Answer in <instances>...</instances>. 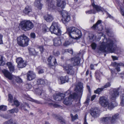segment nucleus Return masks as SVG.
<instances>
[{
	"instance_id": "52",
	"label": "nucleus",
	"mask_w": 124,
	"mask_h": 124,
	"mask_svg": "<svg viewBox=\"0 0 124 124\" xmlns=\"http://www.w3.org/2000/svg\"><path fill=\"white\" fill-rule=\"evenodd\" d=\"M8 97L9 98V100H10L9 102L11 103H12L13 101H12L13 100V96L11 95L10 94H9L8 95Z\"/></svg>"
},
{
	"instance_id": "43",
	"label": "nucleus",
	"mask_w": 124,
	"mask_h": 124,
	"mask_svg": "<svg viewBox=\"0 0 124 124\" xmlns=\"http://www.w3.org/2000/svg\"><path fill=\"white\" fill-rule=\"evenodd\" d=\"M31 101L34 102L36 103L40 104H43V103L41 101H39L37 100H34L32 98H30V99L29 100Z\"/></svg>"
},
{
	"instance_id": "53",
	"label": "nucleus",
	"mask_w": 124,
	"mask_h": 124,
	"mask_svg": "<svg viewBox=\"0 0 124 124\" xmlns=\"http://www.w3.org/2000/svg\"><path fill=\"white\" fill-rule=\"evenodd\" d=\"M8 124H18L17 123L15 122L12 119H11L8 121Z\"/></svg>"
},
{
	"instance_id": "24",
	"label": "nucleus",
	"mask_w": 124,
	"mask_h": 124,
	"mask_svg": "<svg viewBox=\"0 0 124 124\" xmlns=\"http://www.w3.org/2000/svg\"><path fill=\"white\" fill-rule=\"evenodd\" d=\"M54 45L55 46H58L60 45L62 42L59 37L55 38L53 40Z\"/></svg>"
},
{
	"instance_id": "18",
	"label": "nucleus",
	"mask_w": 124,
	"mask_h": 124,
	"mask_svg": "<svg viewBox=\"0 0 124 124\" xmlns=\"http://www.w3.org/2000/svg\"><path fill=\"white\" fill-rule=\"evenodd\" d=\"M112 64L113 66L115 67V69L118 72H119L121 71L120 66L124 67V63L122 62L117 63L115 62L112 63Z\"/></svg>"
},
{
	"instance_id": "60",
	"label": "nucleus",
	"mask_w": 124,
	"mask_h": 124,
	"mask_svg": "<svg viewBox=\"0 0 124 124\" xmlns=\"http://www.w3.org/2000/svg\"><path fill=\"white\" fill-rule=\"evenodd\" d=\"M96 97V95H94L92 96L91 97V100L93 101L95 98Z\"/></svg>"
},
{
	"instance_id": "56",
	"label": "nucleus",
	"mask_w": 124,
	"mask_h": 124,
	"mask_svg": "<svg viewBox=\"0 0 124 124\" xmlns=\"http://www.w3.org/2000/svg\"><path fill=\"white\" fill-rule=\"evenodd\" d=\"M31 38H35V34L34 33H31Z\"/></svg>"
},
{
	"instance_id": "59",
	"label": "nucleus",
	"mask_w": 124,
	"mask_h": 124,
	"mask_svg": "<svg viewBox=\"0 0 124 124\" xmlns=\"http://www.w3.org/2000/svg\"><path fill=\"white\" fill-rule=\"evenodd\" d=\"M84 124H88L86 121V115L85 116L84 118Z\"/></svg>"
},
{
	"instance_id": "30",
	"label": "nucleus",
	"mask_w": 124,
	"mask_h": 124,
	"mask_svg": "<svg viewBox=\"0 0 124 124\" xmlns=\"http://www.w3.org/2000/svg\"><path fill=\"white\" fill-rule=\"evenodd\" d=\"M40 0H35L34 2L35 5L39 9H41L42 5L40 2Z\"/></svg>"
},
{
	"instance_id": "45",
	"label": "nucleus",
	"mask_w": 124,
	"mask_h": 124,
	"mask_svg": "<svg viewBox=\"0 0 124 124\" xmlns=\"http://www.w3.org/2000/svg\"><path fill=\"white\" fill-rule=\"evenodd\" d=\"M53 54L55 56H57L60 55V53L59 51L54 50L53 51Z\"/></svg>"
},
{
	"instance_id": "64",
	"label": "nucleus",
	"mask_w": 124,
	"mask_h": 124,
	"mask_svg": "<svg viewBox=\"0 0 124 124\" xmlns=\"http://www.w3.org/2000/svg\"><path fill=\"white\" fill-rule=\"evenodd\" d=\"M90 67L91 69L93 70V69L94 66L93 64H91Z\"/></svg>"
},
{
	"instance_id": "35",
	"label": "nucleus",
	"mask_w": 124,
	"mask_h": 124,
	"mask_svg": "<svg viewBox=\"0 0 124 124\" xmlns=\"http://www.w3.org/2000/svg\"><path fill=\"white\" fill-rule=\"evenodd\" d=\"M95 73V76L96 79L99 80V78L100 77V75L102 74V73L101 72H100L99 71H96Z\"/></svg>"
},
{
	"instance_id": "33",
	"label": "nucleus",
	"mask_w": 124,
	"mask_h": 124,
	"mask_svg": "<svg viewBox=\"0 0 124 124\" xmlns=\"http://www.w3.org/2000/svg\"><path fill=\"white\" fill-rule=\"evenodd\" d=\"M101 20H98L96 23L95 24L93 25L92 27V28L94 30L98 29V25L99 24L101 23Z\"/></svg>"
},
{
	"instance_id": "46",
	"label": "nucleus",
	"mask_w": 124,
	"mask_h": 124,
	"mask_svg": "<svg viewBox=\"0 0 124 124\" xmlns=\"http://www.w3.org/2000/svg\"><path fill=\"white\" fill-rule=\"evenodd\" d=\"M72 42V41L70 42L69 41H66L63 43V45L64 46H67L70 45Z\"/></svg>"
},
{
	"instance_id": "29",
	"label": "nucleus",
	"mask_w": 124,
	"mask_h": 124,
	"mask_svg": "<svg viewBox=\"0 0 124 124\" xmlns=\"http://www.w3.org/2000/svg\"><path fill=\"white\" fill-rule=\"evenodd\" d=\"M59 79L61 82V83L62 84L68 82L69 80V78L67 76H65L64 77H60Z\"/></svg>"
},
{
	"instance_id": "54",
	"label": "nucleus",
	"mask_w": 124,
	"mask_h": 124,
	"mask_svg": "<svg viewBox=\"0 0 124 124\" xmlns=\"http://www.w3.org/2000/svg\"><path fill=\"white\" fill-rule=\"evenodd\" d=\"M25 86L26 88L28 89H30L32 87L31 85L29 84H26L25 85Z\"/></svg>"
},
{
	"instance_id": "50",
	"label": "nucleus",
	"mask_w": 124,
	"mask_h": 124,
	"mask_svg": "<svg viewBox=\"0 0 124 124\" xmlns=\"http://www.w3.org/2000/svg\"><path fill=\"white\" fill-rule=\"evenodd\" d=\"M14 103L16 107L20 105V102L17 100H15L14 101Z\"/></svg>"
},
{
	"instance_id": "7",
	"label": "nucleus",
	"mask_w": 124,
	"mask_h": 124,
	"mask_svg": "<svg viewBox=\"0 0 124 124\" xmlns=\"http://www.w3.org/2000/svg\"><path fill=\"white\" fill-rule=\"evenodd\" d=\"M18 44L23 47L27 46L28 44L29 39L24 34L17 37V39Z\"/></svg>"
},
{
	"instance_id": "36",
	"label": "nucleus",
	"mask_w": 124,
	"mask_h": 124,
	"mask_svg": "<svg viewBox=\"0 0 124 124\" xmlns=\"http://www.w3.org/2000/svg\"><path fill=\"white\" fill-rule=\"evenodd\" d=\"M26 106H27L28 108H30V107L29 106L28 104L26 102H24L23 105V104H22L21 105V107L22 108H23L26 111L27 110L25 108Z\"/></svg>"
},
{
	"instance_id": "25",
	"label": "nucleus",
	"mask_w": 124,
	"mask_h": 124,
	"mask_svg": "<svg viewBox=\"0 0 124 124\" xmlns=\"http://www.w3.org/2000/svg\"><path fill=\"white\" fill-rule=\"evenodd\" d=\"M8 68L9 72L8 71L9 74H12L15 70L14 66L11 62H8Z\"/></svg>"
},
{
	"instance_id": "47",
	"label": "nucleus",
	"mask_w": 124,
	"mask_h": 124,
	"mask_svg": "<svg viewBox=\"0 0 124 124\" xmlns=\"http://www.w3.org/2000/svg\"><path fill=\"white\" fill-rule=\"evenodd\" d=\"M58 120L59 122L62 124H65V121L63 118H59L58 119Z\"/></svg>"
},
{
	"instance_id": "2",
	"label": "nucleus",
	"mask_w": 124,
	"mask_h": 124,
	"mask_svg": "<svg viewBox=\"0 0 124 124\" xmlns=\"http://www.w3.org/2000/svg\"><path fill=\"white\" fill-rule=\"evenodd\" d=\"M35 90L36 93L39 95H41V97L47 101V103L49 106L54 108L59 107V105L56 103L55 101L47 97V95L44 93V91H42L41 88H35Z\"/></svg>"
},
{
	"instance_id": "14",
	"label": "nucleus",
	"mask_w": 124,
	"mask_h": 124,
	"mask_svg": "<svg viewBox=\"0 0 124 124\" xmlns=\"http://www.w3.org/2000/svg\"><path fill=\"white\" fill-rule=\"evenodd\" d=\"M63 67L64 70L66 71L67 74L72 75L74 73V71L72 70V67L70 64H68L66 65H63Z\"/></svg>"
},
{
	"instance_id": "57",
	"label": "nucleus",
	"mask_w": 124,
	"mask_h": 124,
	"mask_svg": "<svg viewBox=\"0 0 124 124\" xmlns=\"http://www.w3.org/2000/svg\"><path fill=\"white\" fill-rule=\"evenodd\" d=\"M39 48L40 49V52L41 53H42L44 50V48L43 46H40L39 47Z\"/></svg>"
},
{
	"instance_id": "62",
	"label": "nucleus",
	"mask_w": 124,
	"mask_h": 124,
	"mask_svg": "<svg viewBox=\"0 0 124 124\" xmlns=\"http://www.w3.org/2000/svg\"><path fill=\"white\" fill-rule=\"evenodd\" d=\"M2 36L0 34V44L2 43Z\"/></svg>"
},
{
	"instance_id": "42",
	"label": "nucleus",
	"mask_w": 124,
	"mask_h": 124,
	"mask_svg": "<svg viewBox=\"0 0 124 124\" xmlns=\"http://www.w3.org/2000/svg\"><path fill=\"white\" fill-rule=\"evenodd\" d=\"M85 13L86 14H95L96 12L94 10H90L86 11L85 12Z\"/></svg>"
},
{
	"instance_id": "1",
	"label": "nucleus",
	"mask_w": 124,
	"mask_h": 124,
	"mask_svg": "<svg viewBox=\"0 0 124 124\" xmlns=\"http://www.w3.org/2000/svg\"><path fill=\"white\" fill-rule=\"evenodd\" d=\"M113 40V39H107L105 38L101 45L98 47L97 49L98 52H105L107 48V51L110 53L114 52L116 49V47L114 45Z\"/></svg>"
},
{
	"instance_id": "9",
	"label": "nucleus",
	"mask_w": 124,
	"mask_h": 124,
	"mask_svg": "<svg viewBox=\"0 0 124 124\" xmlns=\"http://www.w3.org/2000/svg\"><path fill=\"white\" fill-rule=\"evenodd\" d=\"M70 93V91H67L65 94L61 93H56L53 95V98L55 100L59 101L63 99L65 96L67 95Z\"/></svg>"
},
{
	"instance_id": "6",
	"label": "nucleus",
	"mask_w": 124,
	"mask_h": 124,
	"mask_svg": "<svg viewBox=\"0 0 124 124\" xmlns=\"http://www.w3.org/2000/svg\"><path fill=\"white\" fill-rule=\"evenodd\" d=\"M34 27L33 24L29 20H24L21 22L19 27L23 30L27 31L32 29Z\"/></svg>"
},
{
	"instance_id": "5",
	"label": "nucleus",
	"mask_w": 124,
	"mask_h": 124,
	"mask_svg": "<svg viewBox=\"0 0 124 124\" xmlns=\"http://www.w3.org/2000/svg\"><path fill=\"white\" fill-rule=\"evenodd\" d=\"M47 30H50L52 33H54L57 35L60 36L61 34V31L59 28L58 24L57 23L53 22L49 29L46 26H45L43 29V31L45 32L48 31Z\"/></svg>"
},
{
	"instance_id": "8",
	"label": "nucleus",
	"mask_w": 124,
	"mask_h": 124,
	"mask_svg": "<svg viewBox=\"0 0 124 124\" xmlns=\"http://www.w3.org/2000/svg\"><path fill=\"white\" fill-rule=\"evenodd\" d=\"M78 97L77 94L75 93H73L71 94L68 98H66L63 101V103L67 105H70L72 103V99H75Z\"/></svg>"
},
{
	"instance_id": "31",
	"label": "nucleus",
	"mask_w": 124,
	"mask_h": 124,
	"mask_svg": "<svg viewBox=\"0 0 124 124\" xmlns=\"http://www.w3.org/2000/svg\"><path fill=\"white\" fill-rule=\"evenodd\" d=\"M62 0H60L59 2V5H57H57L58 7L61 8H64L65 7L66 3L63 0L62 1Z\"/></svg>"
},
{
	"instance_id": "16",
	"label": "nucleus",
	"mask_w": 124,
	"mask_h": 124,
	"mask_svg": "<svg viewBox=\"0 0 124 124\" xmlns=\"http://www.w3.org/2000/svg\"><path fill=\"white\" fill-rule=\"evenodd\" d=\"M83 85L82 83L79 82L78 84L76 86L75 89V91L76 92L79 94L81 95L82 94V92L83 91Z\"/></svg>"
},
{
	"instance_id": "55",
	"label": "nucleus",
	"mask_w": 124,
	"mask_h": 124,
	"mask_svg": "<svg viewBox=\"0 0 124 124\" xmlns=\"http://www.w3.org/2000/svg\"><path fill=\"white\" fill-rule=\"evenodd\" d=\"M120 8L121 13L122 16H124V10L121 7H120Z\"/></svg>"
},
{
	"instance_id": "15",
	"label": "nucleus",
	"mask_w": 124,
	"mask_h": 124,
	"mask_svg": "<svg viewBox=\"0 0 124 124\" xmlns=\"http://www.w3.org/2000/svg\"><path fill=\"white\" fill-rule=\"evenodd\" d=\"M8 79L11 80L12 84H14V80L17 82L21 83L22 82V79L19 77H16L12 74H9L8 72Z\"/></svg>"
},
{
	"instance_id": "28",
	"label": "nucleus",
	"mask_w": 124,
	"mask_h": 124,
	"mask_svg": "<svg viewBox=\"0 0 124 124\" xmlns=\"http://www.w3.org/2000/svg\"><path fill=\"white\" fill-rule=\"evenodd\" d=\"M92 5L93 7V9H95L97 11H102L103 10L102 8L97 5H95L94 3L92 4Z\"/></svg>"
},
{
	"instance_id": "49",
	"label": "nucleus",
	"mask_w": 124,
	"mask_h": 124,
	"mask_svg": "<svg viewBox=\"0 0 124 124\" xmlns=\"http://www.w3.org/2000/svg\"><path fill=\"white\" fill-rule=\"evenodd\" d=\"M110 84L109 82H108L105 85L103 86H102V87L104 89L105 88L110 87Z\"/></svg>"
},
{
	"instance_id": "13",
	"label": "nucleus",
	"mask_w": 124,
	"mask_h": 124,
	"mask_svg": "<svg viewBox=\"0 0 124 124\" xmlns=\"http://www.w3.org/2000/svg\"><path fill=\"white\" fill-rule=\"evenodd\" d=\"M59 12L61 13L63 17L62 20L65 22H67L70 19V17L68 12L66 11L62 10L60 11H58Z\"/></svg>"
},
{
	"instance_id": "19",
	"label": "nucleus",
	"mask_w": 124,
	"mask_h": 124,
	"mask_svg": "<svg viewBox=\"0 0 124 124\" xmlns=\"http://www.w3.org/2000/svg\"><path fill=\"white\" fill-rule=\"evenodd\" d=\"M91 115L93 117L96 118L99 117L100 115L99 112L96 108L92 109L90 113Z\"/></svg>"
},
{
	"instance_id": "51",
	"label": "nucleus",
	"mask_w": 124,
	"mask_h": 124,
	"mask_svg": "<svg viewBox=\"0 0 124 124\" xmlns=\"http://www.w3.org/2000/svg\"><path fill=\"white\" fill-rule=\"evenodd\" d=\"M91 46L93 49L95 50L97 46L96 44L95 43H93L91 45Z\"/></svg>"
},
{
	"instance_id": "61",
	"label": "nucleus",
	"mask_w": 124,
	"mask_h": 124,
	"mask_svg": "<svg viewBox=\"0 0 124 124\" xmlns=\"http://www.w3.org/2000/svg\"><path fill=\"white\" fill-rule=\"evenodd\" d=\"M66 51H68L69 53L71 54H73V50L72 49L67 50Z\"/></svg>"
},
{
	"instance_id": "12",
	"label": "nucleus",
	"mask_w": 124,
	"mask_h": 124,
	"mask_svg": "<svg viewBox=\"0 0 124 124\" xmlns=\"http://www.w3.org/2000/svg\"><path fill=\"white\" fill-rule=\"evenodd\" d=\"M56 60V59L54 57L50 56L47 59L48 66L51 68L52 67L57 65V63Z\"/></svg>"
},
{
	"instance_id": "26",
	"label": "nucleus",
	"mask_w": 124,
	"mask_h": 124,
	"mask_svg": "<svg viewBox=\"0 0 124 124\" xmlns=\"http://www.w3.org/2000/svg\"><path fill=\"white\" fill-rule=\"evenodd\" d=\"M110 122H111L112 124L115 123L116 121V120L119 117V114H114L111 117L110 116Z\"/></svg>"
},
{
	"instance_id": "27",
	"label": "nucleus",
	"mask_w": 124,
	"mask_h": 124,
	"mask_svg": "<svg viewBox=\"0 0 124 124\" xmlns=\"http://www.w3.org/2000/svg\"><path fill=\"white\" fill-rule=\"evenodd\" d=\"M32 9L31 7L29 6H26L23 10V12L26 14H28L31 12Z\"/></svg>"
},
{
	"instance_id": "37",
	"label": "nucleus",
	"mask_w": 124,
	"mask_h": 124,
	"mask_svg": "<svg viewBox=\"0 0 124 124\" xmlns=\"http://www.w3.org/2000/svg\"><path fill=\"white\" fill-rule=\"evenodd\" d=\"M5 63V62L3 60V57L1 55H0V66L4 65Z\"/></svg>"
},
{
	"instance_id": "22",
	"label": "nucleus",
	"mask_w": 124,
	"mask_h": 124,
	"mask_svg": "<svg viewBox=\"0 0 124 124\" xmlns=\"http://www.w3.org/2000/svg\"><path fill=\"white\" fill-rule=\"evenodd\" d=\"M70 60V62L73 64L74 66H76L78 65L80 62V58L78 57H74L72 58Z\"/></svg>"
},
{
	"instance_id": "4",
	"label": "nucleus",
	"mask_w": 124,
	"mask_h": 124,
	"mask_svg": "<svg viewBox=\"0 0 124 124\" xmlns=\"http://www.w3.org/2000/svg\"><path fill=\"white\" fill-rule=\"evenodd\" d=\"M118 89H114L112 92H111L110 99L112 102L108 104V108L111 109L117 105V103L115 101L116 98L119 96Z\"/></svg>"
},
{
	"instance_id": "40",
	"label": "nucleus",
	"mask_w": 124,
	"mask_h": 124,
	"mask_svg": "<svg viewBox=\"0 0 124 124\" xmlns=\"http://www.w3.org/2000/svg\"><path fill=\"white\" fill-rule=\"evenodd\" d=\"M120 99L121 101L120 102L121 105L122 106H124V94L122 96H120Z\"/></svg>"
},
{
	"instance_id": "48",
	"label": "nucleus",
	"mask_w": 124,
	"mask_h": 124,
	"mask_svg": "<svg viewBox=\"0 0 124 124\" xmlns=\"http://www.w3.org/2000/svg\"><path fill=\"white\" fill-rule=\"evenodd\" d=\"M2 72L5 77L8 78V71L4 69L2 70Z\"/></svg>"
},
{
	"instance_id": "58",
	"label": "nucleus",
	"mask_w": 124,
	"mask_h": 124,
	"mask_svg": "<svg viewBox=\"0 0 124 124\" xmlns=\"http://www.w3.org/2000/svg\"><path fill=\"white\" fill-rule=\"evenodd\" d=\"M111 57L113 60H118V58L116 56H112Z\"/></svg>"
},
{
	"instance_id": "44",
	"label": "nucleus",
	"mask_w": 124,
	"mask_h": 124,
	"mask_svg": "<svg viewBox=\"0 0 124 124\" xmlns=\"http://www.w3.org/2000/svg\"><path fill=\"white\" fill-rule=\"evenodd\" d=\"M70 116L71 117V121H73L78 118V115L77 114H76L74 116H73V114H70Z\"/></svg>"
},
{
	"instance_id": "23",
	"label": "nucleus",
	"mask_w": 124,
	"mask_h": 124,
	"mask_svg": "<svg viewBox=\"0 0 124 124\" xmlns=\"http://www.w3.org/2000/svg\"><path fill=\"white\" fill-rule=\"evenodd\" d=\"M44 19L47 22H50L53 21L54 19L53 16L51 14H46L44 16Z\"/></svg>"
},
{
	"instance_id": "20",
	"label": "nucleus",
	"mask_w": 124,
	"mask_h": 124,
	"mask_svg": "<svg viewBox=\"0 0 124 124\" xmlns=\"http://www.w3.org/2000/svg\"><path fill=\"white\" fill-rule=\"evenodd\" d=\"M27 79L28 80L31 81L36 78L35 73L33 71H29L27 73Z\"/></svg>"
},
{
	"instance_id": "10",
	"label": "nucleus",
	"mask_w": 124,
	"mask_h": 124,
	"mask_svg": "<svg viewBox=\"0 0 124 124\" xmlns=\"http://www.w3.org/2000/svg\"><path fill=\"white\" fill-rule=\"evenodd\" d=\"M46 4L47 5L48 9L50 11L56 12V7L54 5L52 0H46Z\"/></svg>"
},
{
	"instance_id": "34",
	"label": "nucleus",
	"mask_w": 124,
	"mask_h": 124,
	"mask_svg": "<svg viewBox=\"0 0 124 124\" xmlns=\"http://www.w3.org/2000/svg\"><path fill=\"white\" fill-rule=\"evenodd\" d=\"M37 70L38 73L39 74H42L44 72V70L42 69L41 67L39 66L37 68Z\"/></svg>"
},
{
	"instance_id": "21",
	"label": "nucleus",
	"mask_w": 124,
	"mask_h": 124,
	"mask_svg": "<svg viewBox=\"0 0 124 124\" xmlns=\"http://www.w3.org/2000/svg\"><path fill=\"white\" fill-rule=\"evenodd\" d=\"M110 116H106L101 118L100 119L99 122L100 124H105L110 122Z\"/></svg>"
},
{
	"instance_id": "63",
	"label": "nucleus",
	"mask_w": 124,
	"mask_h": 124,
	"mask_svg": "<svg viewBox=\"0 0 124 124\" xmlns=\"http://www.w3.org/2000/svg\"><path fill=\"white\" fill-rule=\"evenodd\" d=\"M90 98H88V97L87 98V99L85 102V103H88L90 101Z\"/></svg>"
},
{
	"instance_id": "38",
	"label": "nucleus",
	"mask_w": 124,
	"mask_h": 124,
	"mask_svg": "<svg viewBox=\"0 0 124 124\" xmlns=\"http://www.w3.org/2000/svg\"><path fill=\"white\" fill-rule=\"evenodd\" d=\"M7 109V106L4 105H1L0 106V110L3 111H6Z\"/></svg>"
},
{
	"instance_id": "11",
	"label": "nucleus",
	"mask_w": 124,
	"mask_h": 124,
	"mask_svg": "<svg viewBox=\"0 0 124 124\" xmlns=\"http://www.w3.org/2000/svg\"><path fill=\"white\" fill-rule=\"evenodd\" d=\"M16 62L17 63V67L19 68H23L26 65V62L23 60L21 58H17L16 59Z\"/></svg>"
},
{
	"instance_id": "32",
	"label": "nucleus",
	"mask_w": 124,
	"mask_h": 124,
	"mask_svg": "<svg viewBox=\"0 0 124 124\" xmlns=\"http://www.w3.org/2000/svg\"><path fill=\"white\" fill-rule=\"evenodd\" d=\"M37 81L38 84H44L46 83L47 80L42 78H40L38 79Z\"/></svg>"
},
{
	"instance_id": "17",
	"label": "nucleus",
	"mask_w": 124,
	"mask_h": 124,
	"mask_svg": "<svg viewBox=\"0 0 124 124\" xmlns=\"http://www.w3.org/2000/svg\"><path fill=\"white\" fill-rule=\"evenodd\" d=\"M99 102L100 104L102 106L106 107L108 105V101L106 97L102 96L100 98Z\"/></svg>"
},
{
	"instance_id": "3",
	"label": "nucleus",
	"mask_w": 124,
	"mask_h": 124,
	"mask_svg": "<svg viewBox=\"0 0 124 124\" xmlns=\"http://www.w3.org/2000/svg\"><path fill=\"white\" fill-rule=\"evenodd\" d=\"M69 37L70 38L78 39H80L82 35L80 30L74 27H70L67 29Z\"/></svg>"
},
{
	"instance_id": "41",
	"label": "nucleus",
	"mask_w": 124,
	"mask_h": 124,
	"mask_svg": "<svg viewBox=\"0 0 124 124\" xmlns=\"http://www.w3.org/2000/svg\"><path fill=\"white\" fill-rule=\"evenodd\" d=\"M104 89L102 87L101 88H98L96 90L94 91V93H98L102 91Z\"/></svg>"
},
{
	"instance_id": "39",
	"label": "nucleus",
	"mask_w": 124,
	"mask_h": 124,
	"mask_svg": "<svg viewBox=\"0 0 124 124\" xmlns=\"http://www.w3.org/2000/svg\"><path fill=\"white\" fill-rule=\"evenodd\" d=\"M9 111V113L13 114L14 113V112L17 113L18 112V110L17 108H15L12 109Z\"/></svg>"
}]
</instances>
